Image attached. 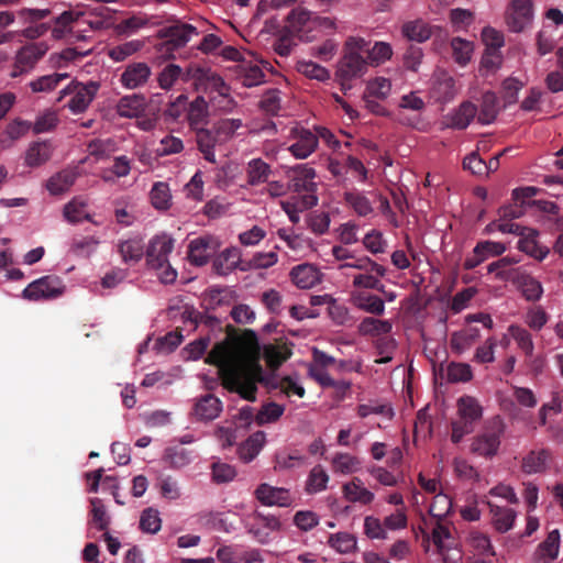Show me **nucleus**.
Segmentation results:
<instances>
[{
	"label": "nucleus",
	"instance_id": "obj_19",
	"mask_svg": "<svg viewBox=\"0 0 563 563\" xmlns=\"http://www.w3.org/2000/svg\"><path fill=\"white\" fill-rule=\"evenodd\" d=\"M245 262L241 261V252L238 247H228L222 251L212 262L213 272L220 276H227Z\"/></svg>",
	"mask_w": 563,
	"mask_h": 563
},
{
	"label": "nucleus",
	"instance_id": "obj_20",
	"mask_svg": "<svg viewBox=\"0 0 563 563\" xmlns=\"http://www.w3.org/2000/svg\"><path fill=\"white\" fill-rule=\"evenodd\" d=\"M325 306V312L335 325L351 327L353 318L349 314L347 308L339 303L329 295H319V307Z\"/></svg>",
	"mask_w": 563,
	"mask_h": 563
},
{
	"label": "nucleus",
	"instance_id": "obj_61",
	"mask_svg": "<svg viewBox=\"0 0 563 563\" xmlns=\"http://www.w3.org/2000/svg\"><path fill=\"white\" fill-rule=\"evenodd\" d=\"M151 201L156 209H167L170 200L169 187L166 183H155L151 190Z\"/></svg>",
	"mask_w": 563,
	"mask_h": 563
},
{
	"label": "nucleus",
	"instance_id": "obj_32",
	"mask_svg": "<svg viewBox=\"0 0 563 563\" xmlns=\"http://www.w3.org/2000/svg\"><path fill=\"white\" fill-rule=\"evenodd\" d=\"M481 336L479 329L468 327L464 330L452 333L450 345L452 350L459 354L468 350Z\"/></svg>",
	"mask_w": 563,
	"mask_h": 563
},
{
	"label": "nucleus",
	"instance_id": "obj_9",
	"mask_svg": "<svg viewBox=\"0 0 563 563\" xmlns=\"http://www.w3.org/2000/svg\"><path fill=\"white\" fill-rule=\"evenodd\" d=\"M99 87L100 85L96 81H89L86 85L76 82L65 88L62 92L64 95H73L67 106L73 113L78 114L87 110L95 99Z\"/></svg>",
	"mask_w": 563,
	"mask_h": 563
},
{
	"label": "nucleus",
	"instance_id": "obj_13",
	"mask_svg": "<svg viewBox=\"0 0 563 563\" xmlns=\"http://www.w3.org/2000/svg\"><path fill=\"white\" fill-rule=\"evenodd\" d=\"M174 249V240L166 235H156L146 249V264L152 268H162L168 262V255Z\"/></svg>",
	"mask_w": 563,
	"mask_h": 563
},
{
	"label": "nucleus",
	"instance_id": "obj_33",
	"mask_svg": "<svg viewBox=\"0 0 563 563\" xmlns=\"http://www.w3.org/2000/svg\"><path fill=\"white\" fill-rule=\"evenodd\" d=\"M489 511L493 516V525L498 532H507L514 527L516 511L511 508L501 507L488 503Z\"/></svg>",
	"mask_w": 563,
	"mask_h": 563
},
{
	"label": "nucleus",
	"instance_id": "obj_4",
	"mask_svg": "<svg viewBox=\"0 0 563 563\" xmlns=\"http://www.w3.org/2000/svg\"><path fill=\"white\" fill-rule=\"evenodd\" d=\"M197 29L188 23H176L159 31V37L164 41L158 45V51L168 58L173 53L184 47L192 35H197Z\"/></svg>",
	"mask_w": 563,
	"mask_h": 563
},
{
	"label": "nucleus",
	"instance_id": "obj_24",
	"mask_svg": "<svg viewBox=\"0 0 563 563\" xmlns=\"http://www.w3.org/2000/svg\"><path fill=\"white\" fill-rule=\"evenodd\" d=\"M187 121L192 131L205 128L208 123V103L203 97H197L187 109Z\"/></svg>",
	"mask_w": 563,
	"mask_h": 563
},
{
	"label": "nucleus",
	"instance_id": "obj_47",
	"mask_svg": "<svg viewBox=\"0 0 563 563\" xmlns=\"http://www.w3.org/2000/svg\"><path fill=\"white\" fill-rule=\"evenodd\" d=\"M67 74H58L54 73L51 75H45L42 77H38L37 79L30 82V88L33 92H48L54 90L58 84L67 78Z\"/></svg>",
	"mask_w": 563,
	"mask_h": 563
},
{
	"label": "nucleus",
	"instance_id": "obj_30",
	"mask_svg": "<svg viewBox=\"0 0 563 563\" xmlns=\"http://www.w3.org/2000/svg\"><path fill=\"white\" fill-rule=\"evenodd\" d=\"M344 497L351 503L368 505L374 500V494L364 487L361 478L353 477L350 483L343 486Z\"/></svg>",
	"mask_w": 563,
	"mask_h": 563
},
{
	"label": "nucleus",
	"instance_id": "obj_44",
	"mask_svg": "<svg viewBox=\"0 0 563 563\" xmlns=\"http://www.w3.org/2000/svg\"><path fill=\"white\" fill-rule=\"evenodd\" d=\"M509 334L517 342L518 347L527 355L532 356L534 351V344L531 334L525 328L520 325L511 324L508 328Z\"/></svg>",
	"mask_w": 563,
	"mask_h": 563
},
{
	"label": "nucleus",
	"instance_id": "obj_58",
	"mask_svg": "<svg viewBox=\"0 0 563 563\" xmlns=\"http://www.w3.org/2000/svg\"><path fill=\"white\" fill-rule=\"evenodd\" d=\"M523 88V82L517 78H506L501 84L503 100L505 107L515 104L518 101V93Z\"/></svg>",
	"mask_w": 563,
	"mask_h": 563
},
{
	"label": "nucleus",
	"instance_id": "obj_17",
	"mask_svg": "<svg viewBox=\"0 0 563 563\" xmlns=\"http://www.w3.org/2000/svg\"><path fill=\"white\" fill-rule=\"evenodd\" d=\"M295 142L289 146L290 153L299 159L307 158L317 147V136L303 128L292 129Z\"/></svg>",
	"mask_w": 563,
	"mask_h": 563
},
{
	"label": "nucleus",
	"instance_id": "obj_27",
	"mask_svg": "<svg viewBox=\"0 0 563 563\" xmlns=\"http://www.w3.org/2000/svg\"><path fill=\"white\" fill-rule=\"evenodd\" d=\"M195 133L198 150L203 155V158L209 163L214 164L217 162L214 146L218 142V134L206 128L195 130Z\"/></svg>",
	"mask_w": 563,
	"mask_h": 563
},
{
	"label": "nucleus",
	"instance_id": "obj_36",
	"mask_svg": "<svg viewBox=\"0 0 563 563\" xmlns=\"http://www.w3.org/2000/svg\"><path fill=\"white\" fill-rule=\"evenodd\" d=\"M402 34L409 41L423 43L432 35L431 26L422 20L409 21L402 25Z\"/></svg>",
	"mask_w": 563,
	"mask_h": 563
},
{
	"label": "nucleus",
	"instance_id": "obj_40",
	"mask_svg": "<svg viewBox=\"0 0 563 563\" xmlns=\"http://www.w3.org/2000/svg\"><path fill=\"white\" fill-rule=\"evenodd\" d=\"M459 417L475 422L482 417V407L478 401L471 396H463L457 401Z\"/></svg>",
	"mask_w": 563,
	"mask_h": 563
},
{
	"label": "nucleus",
	"instance_id": "obj_51",
	"mask_svg": "<svg viewBox=\"0 0 563 563\" xmlns=\"http://www.w3.org/2000/svg\"><path fill=\"white\" fill-rule=\"evenodd\" d=\"M99 240L95 236L75 238L70 245V252L76 256L89 257L97 249Z\"/></svg>",
	"mask_w": 563,
	"mask_h": 563
},
{
	"label": "nucleus",
	"instance_id": "obj_3",
	"mask_svg": "<svg viewBox=\"0 0 563 563\" xmlns=\"http://www.w3.org/2000/svg\"><path fill=\"white\" fill-rule=\"evenodd\" d=\"M316 29L317 16L300 5L292 9L286 18V32L300 41L312 42L317 36Z\"/></svg>",
	"mask_w": 563,
	"mask_h": 563
},
{
	"label": "nucleus",
	"instance_id": "obj_29",
	"mask_svg": "<svg viewBox=\"0 0 563 563\" xmlns=\"http://www.w3.org/2000/svg\"><path fill=\"white\" fill-rule=\"evenodd\" d=\"M211 238L205 236H200L190 241L188 245V257L194 265L203 266L207 264L211 255Z\"/></svg>",
	"mask_w": 563,
	"mask_h": 563
},
{
	"label": "nucleus",
	"instance_id": "obj_16",
	"mask_svg": "<svg viewBox=\"0 0 563 563\" xmlns=\"http://www.w3.org/2000/svg\"><path fill=\"white\" fill-rule=\"evenodd\" d=\"M256 498L266 506L288 507L292 503L290 493L286 488L261 484L255 490Z\"/></svg>",
	"mask_w": 563,
	"mask_h": 563
},
{
	"label": "nucleus",
	"instance_id": "obj_46",
	"mask_svg": "<svg viewBox=\"0 0 563 563\" xmlns=\"http://www.w3.org/2000/svg\"><path fill=\"white\" fill-rule=\"evenodd\" d=\"M360 467L361 461L349 453H339L332 460V468L338 473L351 474L360 470Z\"/></svg>",
	"mask_w": 563,
	"mask_h": 563
},
{
	"label": "nucleus",
	"instance_id": "obj_45",
	"mask_svg": "<svg viewBox=\"0 0 563 563\" xmlns=\"http://www.w3.org/2000/svg\"><path fill=\"white\" fill-rule=\"evenodd\" d=\"M309 456L294 451L289 454H278L276 456V467L279 468H300L310 465Z\"/></svg>",
	"mask_w": 563,
	"mask_h": 563
},
{
	"label": "nucleus",
	"instance_id": "obj_54",
	"mask_svg": "<svg viewBox=\"0 0 563 563\" xmlns=\"http://www.w3.org/2000/svg\"><path fill=\"white\" fill-rule=\"evenodd\" d=\"M391 90V82L384 77H377L367 82L364 95L376 99H386Z\"/></svg>",
	"mask_w": 563,
	"mask_h": 563
},
{
	"label": "nucleus",
	"instance_id": "obj_12",
	"mask_svg": "<svg viewBox=\"0 0 563 563\" xmlns=\"http://www.w3.org/2000/svg\"><path fill=\"white\" fill-rule=\"evenodd\" d=\"M533 19V4L531 0L511 1L507 12L506 22L510 31L522 32Z\"/></svg>",
	"mask_w": 563,
	"mask_h": 563
},
{
	"label": "nucleus",
	"instance_id": "obj_55",
	"mask_svg": "<svg viewBox=\"0 0 563 563\" xmlns=\"http://www.w3.org/2000/svg\"><path fill=\"white\" fill-rule=\"evenodd\" d=\"M473 377L472 368L465 363L452 362L446 368V379L451 383H466Z\"/></svg>",
	"mask_w": 563,
	"mask_h": 563
},
{
	"label": "nucleus",
	"instance_id": "obj_7",
	"mask_svg": "<svg viewBox=\"0 0 563 563\" xmlns=\"http://www.w3.org/2000/svg\"><path fill=\"white\" fill-rule=\"evenodd\" d=\"M89 24L92 29L101 26L100 21L90 22L85 19V14L80 11L67 10L54 19L53 25L49 26L51 36L54 40H64L73 34L76 26Z\"/></svg>",
	"mask_w": 563,
	"mask_h": 563
},
{
	"label": "nucleus",
	"instance_id": "obj_53",
	"mask_svg": "<svg viewBox=\"0 0 563 563\" xmlns=\"http://www.w3.org/2000/svg\"><path fill=\"white\" fill-rule=\"evenodd\" d=\"M330 545L340 553H351L356 549V538L346 532H339L329 537Z\"/></svg>",
	"mask_w": 563,
	"mask_h": 563
},
{
	"label": "nucleus",
	"instance_id": "obj_48",
	"mask_svg": "<svg viewBox=\"0 0 563 563\" xmlns=\"http://www.w3.org/2000/svg\"><path fill=\"white\" fill-rule=\"evenodd\" d=\"M453 57L462 66L466 65L472 57L473 43L461 37H453L451 41Z\"/></svg>",
	"mask_w": 563,
	"mask_h": 563
},
{
	"label": "nucleus",
	"instance_id": "obj_22",
	"mask_svg": "<svg viewBox=\"0 0 563 563\" xmlns=\"http://www.w3.org/2000/svg\"><path fill=\"white\" fill-rule=\"evenodd\" d=\"M551 459V453L547 449L531 450L521 462V471L528 475L543 473Z\"/></svg>",
	"mask_w": 563,
	"mask_h": 563
},
{
	"label": "nucleus",
	"instance_id": "obj_49",
	"mask_svg": "<svg viewBox=\"0 0 563 563\" xmlns=\"http://www.w3.org/2000/svg\"><path fill=\"white\" fill-rule=\"evenodd\" d=\"M560 549V532L559 530H553L549 532L547 539L539 544L538 554L540 558H548L550 560H554L558 558Z\"/></svg>",
	"mask_w": 563,
	"mask_h": 563
},
{
	"label": "nucleus",
	"instance_id": "obj_14",
	"mask_svg": "<svg viewBox=\"0 0 563 563\" xmlns=\"http://www.w3.org/2000/svg\"><path fill=\"white\" fill-rule=\"evenodd\" d=\"M47 46L43 43H34L23 46L16 54L11 76L18 77L31 70L44 56Z\"/></svg>",
	"mask_w": 563,
	"mask_h": 563
},
{
	"label": "nucleus",
	"instance_id": "obj_41",
	"mask_svg": "<svg viewBox=\"0 0 563 563\" xmlns=\"http://www.w3.org/2000/svg\"><path fill=\"white\" fill-rule=\"evenodd\" d=\"M391 331V323L388 320H378L372 317L364 318L358 324V332L362 335H380Z\"/></svg>",
	"mask_w": 563,
	"mask_h": 563
},
{
	"label": "nucleus",
	"instance_id": "obj_25",
	"mask_svg": "<svg viewBox=\"0 0 563 563\" xmlns=\"http://www.w3.org/2000/svg\"><path fill=\"white\" fill-rule=\"evenodd\" d=\"M143 95H131L120 98L117 103V113L122 118H139L145 111Z\"/></svg>",
	"mask_w": 563,
	"mask_h": 563
},
{
	"label": "nucleus",
	"instance_id": "obj_38",
	"mask_svg": "<svg viewBox=\"0 0 563 563\" xmlns=\"http://www.w3.org/2000/svg\"><path fill=\"white\" fill-rule=\"evenodd\" d=\"M364 55H366L368 66H378L391 58L393 48L386 42H376L371 47V43L367 41V51H364Z\"/></svg>",
	"mask_w": 563,
	"mask_h": 563
},
{
	"label": "nucleus",
	"instance_id": "obj_39",
	"mask_svg": "<svg viewBox=\"0 0 563 563\" xmlns=\"http://www.w3.org/2000/svg\"><path fill=\"white\" fill-rule=\"evenodd\" d=\"M76 174L73 170H62L52 176L46 184L47 190L52 195H60L67 191L75 183Z\"/></svg>",
	"mask_w": 563,
	"mask_h": 563
},
{
	"label": "nucleus",
	"instance_id": "obj_56",
	"mask_svg": "<svg viewBox=\"0 0 563 563\" xmlns=\"http://www.w3.org/2000/svg\"><path fill=\"white\" fill-rule=\"evenodd\" d=\"M164 459L172 467L180 468L188 465L191 461V455L188 450L181 446L168 448L165 451Z\"/></svg>",
	"mask_w": 563,
	"mask_h": 563
},
{
	"label": "nucleus",
	"instance_id": "obj_8",
	"mask_svg": "<svg viewBox=\"0 0 563 563\" xmlns=\"http://www.w3.org/2000/svg\"><path fill=\"white\" fill-rule=\"evenodd\" d=\"M64 285L57 276H44L31 284L23 290V298L29 300L53 299L60 296Z\"/></svg>",
	"mask_w": 563,
	"mask_h": 563
},
{
	"label": "nucleus",
	"instance_id": "obj_5",
	"mask_svg": "<svg viewBox=\"0 0 563 563\" xmlns=\"http://www.w3.org/2000/svg\"><path fill=\"white\" fill-rule=\"evenodd\" d=\"M316 170L312 167L306 165H299L295 169V176L292 178V188L296 192L302 194L301 200L298 203L300 210L309 209L317 205V189L316 183Z\"/></svg>",
	"mask_w": 563,
	"mask_h": 563
},
{
	"label": "nucleus",
	"instance_id": "obj_50",
	"mask_svg": "<svg viewBox=\"0 0 563 563\" xmlns=\"http://www.w3.org/2000/svg\"><path fill=\"white\" fill-rule=\"evenodd\" d=\"M142 47L143 43L141 41L133 40L110 48L108 55L114 62H122L137 53Z\"/></svg>",
	"mask_w": 563,
	"mask_h": 563
},
{
	"label": "nucleus",
	"instance_id": "obj_28",
	"mask_svg": "<svg viewBox=\"0 0 563 563\" xmlns=\"http://www.w3.org/2000/svg\"><path fill=\"white\" fill-rule=\"evenodd\" d=\"M221 411L222 401L212 394L201 397L195 406V413L200 420H213Z\"/></svg>",
	"mask_w": 563,
	"mask_h": 563
},
{
	"label": "nucleus",
	"instance_id": "obj_52",
	"mask_svg": "<svg viewBox=\"0 0 563 563\" xmlns=\"http://www.w3.org/2000/svg\"><path fill=\"white\" fill-rule=\"evenodd\" d=\"M536 235L537 232L532 231V234H529L528 236L520 239L518 241V249L521 252L534 257L536 260L542 261L548 255L549 250H544L538 245L537 241L534 240Z\"/></svg>",
	"mask_w": 563,
	"mask_h": 563
},
{
	"label": "nucleus",
	"instance_id": "obj_63",
	"mask_svg": "<svg viewBox=\"0 0 563 563\" xmlns=\"http://www.w3.org/2000/svg\"><path fill=\"white\" fill-rule=\"evenodd\" d=\"M212 481L217 484L228 483L236 476L235 468L222 462H214L211 466Z\"/></svg>",
	"mask_w": 563,
	"mask_h": 563
},
{
	"label": "nucleus",
	"instance_id": "obj_34",
	"mask_svg": "<svg viewBox=\"0 0 563 563\" xmlns=\"http://www.w3.org/2000/svg\"><path fill=\"white\" fill-rule=\"evenodd\" d=\"M272 174L271 166L262 158L251 159L246 167L247 184L257 186L268 180Z\"/></svg>",
	"mask_w": 563,
	"mask_h": 563
},
{
	"label": "nucleus",
	"instance_id": "obj_35",
	"mask_svg": "<svg viewBox=\"0 0 563 563\" xmlns=\"http://www.w3.org/2000/svg\"><path fill=\"white\" fill-rule=\"evenodd\" d=\"M290 276L297 287L308 289L317 283V267L311 264H301L291 269Z\"/></svg>",
	"mask_w": 563,
	"mask_h": 563
},
{
	"label": "nucleus",
	"instance_id": "obj_31",
	"mask_svg": "<svg viewBox=\"0 0 563 563\" xmlns=\"http://www.w3.org/2000/svg\"><path fill=\"white\" fill-rule=\"evenodd\" d=\"M432 542L437 547L438 553L442 554L455 548L454 538L451 533L450 527L437 519L431 532Z\"/></svg>",
	"mask_w": 563,
	"mask_h": 563
},
{
	"label": "nucleus",
	"instance_id": "obj_62",
	"mask_svg": "<svg viewBox=\"0 0 563 563\" xmlns=\"http://www.w3.org/2000/svg\"><path fill=\"white\" fill-rule=\"evenodd\" d=\"M356 306L366 312L377 316H382L385 311L383 299L376 295L360 296L356 299Z\"/></svg>",
	"mask_w": 563,
	"mask_h": 563
},
{
	"label": "nucleus",
	"instance_id": "obj_26",
	"mask_svg": "<svg viewBox=\"0 0 563 563\" xmlns=\"http://www.w3.org/2000/svg\"><path fill=\"white\" fill-rule=\"evenodd\" d=\"M465 544L474 552V556L486 554L490 556L496 555L489 537L479 530H470L465 537Z\"/></svg>",
	"mask_w": 563,
	"mask_h": 563
},
{
	"label": "nucleus",
	"instance_id": "obj_42",
	"mask_svg": "<svg viewBox=\"0 0 563 563\" xmlns=\"http://www.w3.org/2000/svg\"><path fill=\"white\" fill-rule=\"evenodd\" d=\"M91 519L90 523L93 525L98 530L106 531L110 525V516L100 498H91Z\"/></svg>",
	"mask_w": 563,
	"mask_h": 563
},
{
	"label": "nucleus",
	"instance_id": "obj_11",
	"mask_svg": "<svg viewBox=\"0 0 563 563\" xmlns=\"http://www.w3.org/2000/svg\"><path fill=\"white\" fill-rule=\"evenodd\" d=\"M504 423L495 419L489 430L476 437L472 443V451L482 456H493L500 445V437L504 433Z\"/></svg>",
	"mask_w": 563,
	"mask_h": 563
},
{
	"label": "nucleus",
	"instance_id": "obj_57",
	"mask_svg": "<svg viewBox=\"0 0 563 563\" xmlns=\"http://www.w3.org/2000/svg\"><path fill=\"white\" fill-rule=\"evenodd\" d=\"M162 520L156 509L146 508L140 518V529L146 533H156L161 530Z\"/></svg>",
	"mask_w": 563,
	"mask_h": 563
},
{
	"label": "nucleus",
	"instance_id": "obj_2",
	"mask_svg": "<svg viewBox=\"0 0 563 563\" xmlns=\"http://www.w3.org/2000/svg\"><path fill=\"white\" fill-rule=\"evenodd\" d=\"M367 51V41L360 36H349L344 43L343 56L341 57L338 68L336 78L342 87L346 82L362 77L368 69L367 59L364 56Z\"/></svg>",
	"mask_w": 563,
	"mask_h": 563
},
{
	"label": "nucleus",
	"instance_id": "obj_21",
	"mask_svg": "<svg viewBox=\"0 0 563 563\" xmlns=\"http://www.w3.org/2000/svg\"><path fill=\"white\" fill-rule=\"evenodd\" d=\"M53 145L49 141L32 142L24 156V163L31 168L40 167L48 162L53 154Z\"/></svg>",
	"mask_w": 563,
	"mask_h": 563
},
{
	"label": "nucleus",
	"instance_id": "obj_10",
	"mask_svg": "<svg viewBox=\"0 0 563 563\" xmlns=\"http://www.w3.org/2000/svg\"><path fill=\"white\" fill-rule=\"evenodd\" d=\"M497 278L500 280H510L518 285L523 297L529 301L539 300L543 292L541 284L530 275L521 272L520 268L500 271L497 273Z\"/></svg>",
	"mask_w": 563,
	"mask_h": 563
},
{
	"label": "nucleus",
	"instance_id": "obj_15",
	"mask_svg": "<svg viewBox=\"0 0 563 563\" xmlns=\"http://www.w3.org/2000/svg\"><path fill=\"white\" fill-rule=\"evenodd\" d=\"M152 75L151 67L144 62L129 64L120 76L121 85L126 89L143 87Z\"/></svg>",
	"mask_w": 563,
	"mask_h": 563
},
{
	"label": "nucleus",
	"instance_id": "obj_23",
	"mask_svg": "<svg viewBox=\"0 0 563 563\" xmlns=\"http://www.w3.org/2000/svg\"><path fill=\"white\" fill-rule=\"evenodd\" d=\"M145 244L139 236H134L124 241H119L117 251L120 254L122 262L125 264L137 263L144 255Z\"/></svg>",
	"mask_w": 563,
	"mask_h": 563
},
{
	"label": "nucleus",
	"instance_id": "obj_43",
	"mask_svg": "<svg viewBox=\"0 0 563 563\" xmlns=\"http://www.w3.org/2000/svg\"><path fill=\"white\" fill-rule=\"evenodd\" d=\"M183 80V68L176 64L169 63L157 75L158 86L164 90H169L177 80Z\"/></svg>",
	"mask_w": 563,
	"mask_h": 563
},
{
	"label": "nucleus",
	"instance_id": "obj_6",
	"mask_svg": "<svg viewBox=\"0 0 563 563\" xmlns=\"http://www.w3.org/2000/svg\"><path fill=\"white\" fill-rule=\"evenodd\" d=\"M330 364L333 365V369L338 373H340L346 366L344 361H341L336 364L333 357L319 351V385L322 387L333 388L335 397L341 400L345 393L350 389L351 383L345 379L335 378L331 373L323 368Z\"/></svg>",
	"mask_w": 563,
	"mask_h": 563
},
{
	"label": "nucleus",
	"instance_id": "obj_59",
	"mask_svg": "<svg viewBox=\"0 0 563 563\" xmlns=\"http://www.w3.org/2000/svg\"><path fill=\"white\" fill-rule=\"evenodd\" d=\"M278 256L275 252L256 253L252 260L245 262V265L240 266V271H249L251 268H268L275 265Z\"/></svg>",
	"mask_w": 563,
	"mask_h": 563
},
{
	"label": "nucleus",
	"instance_id": "obj_60",
	"mask_svg": "<svg viewBox=\"0 0 563 563\" xmlns=\"http://www.w3.org/2000/svg\"><path fill=\"white\" fill-rule=\"evenodd\" d=\"M289 354L286 349L273 344L266 345L264 349L265 361L273 369L278 368L289 357Z\"/></svg>",
	"mask_w": 563,
	"mask_h": 563
},
{
	"label": "nucleus",
	"instance_id": "obj_64",
	"mask_svg": "<svg viewBox=\"0 0 563 563\" xmlns=\"http://www.w3.org/2000/svg\"><path fill=\"white\" fill-rule=\"evenodd\" d=\"M57 123V114L54 111H46L36 118L35 122L32 124V129L35 134H41L53 131Z\"/></svg>",
	"mask_w": 563,
	"mask_h": 563
},
{
	"label": "nucleus",
	"instance_id": "obj_1",
	"mask_svg": "<svg viewBox=\"0 0 563 563\" xmlns=\"http://www.w3.org/2000/svg\"><path fill=\"white\" fill-rule=\"evenodd\" d=\"M207 362L218 366L221 384L227 390L247 401L256 400L257 384L273 386L257 360H234L223 344L211 350Z\"/></svg>",
	"mask_w": 563,
	"mask_h": 563
},
{
	"label": "nucleus",
	"instance_id": "obj_37",
	"mask_svg": "<svg viewBox=\"0 0 563 563\" xmlns=\"http://www.w3.org/2000/svg\"><path fill=\"white\" fill-rule=\"evenodd\" d=\"M499 112L498 98L495 92L486 91L482 97L478 121L483 124L492 123Z\"/></svg>",
	"mask_w": 563,
	"mask_h": 563
},
{
	"label": "nucleus",
	"instance_id": "obj_18",
	"mask_svg": "<svg viewBox=\"0 0 563 563\" xmlns=\"http://www.w3.org/2000/svg\"><path fill=\"white\" fill-rule=\"evenodd\" d=\"M477 111V107L474 103L464 101L454 111L445 115L444 124L450 129L465 130L475 118Z\"/></svg>",
	"mask_w": 563,
	"mask_h": 563
}]
</instances>
